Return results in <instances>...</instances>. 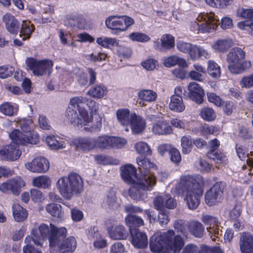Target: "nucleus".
Returning <instances> with one entry per match:
<instances>
[{
    "label": "nucleus",
    "mask_w": 253,
    "mask_h": 253,
    "mask_svg": "<svg viewBox=\"0 0 253 253\" xmlns=\"http://www.w3.org/2000/svg\"><path fill=\"white\" fill-rule=\"evenodd\" d=\"M203 186L204 180L201 176L184 175L181 177L173 190L175 194L184 197L189 209L195 210L199 205Z\"/></svg>",
    "instance_id": "f257e3e1"
},
{
    "label": "nucleus",
    "mask_w": 253,
    "mask_h": 253,
    "mask_svg": "<svg viewBox=\"0 0 253 253\" xmlns=\"http://www.w3.org/2000/svg\"><path fill=\"white\" fill-rule=\"evenodd\" d=\"M67 119L74 126L88 132L95 133L101 130L102 118L98 117L93 121L92 117L84 108L72 106L70 103L65 113Z\"/></svg>",
    "instance_id": "f03ea898"
},
{
    "label": "nucleus",
    "mask_w": 253,
    "mask_h": 253,
    "mask_svg": "<svg viewBox=\"0 0 253 253\" xmlns=\"http://www.w3.org/2000/svg\"><path fill=\"white\" fill-rule=\"evenodd\" d=\"M67 230L65 227L51 226L49 239L51 253H73L77 246L76 239L72 236L65 239Z\"/></svg>",
    "instance_id": "7ed1b4c3"
},
{
    "label": "nucleus",
    "mask_w": 253,
    "mask_h": 253,
    "mask_svg": "<svg viewBox=\"0 0 253 253\" xmlns=\"http://www.w3.org/2000/svg\"><path fill=\"white\" fill-rule=\"evenodd\" d=\"M56 186L60 194L64 198L69 200L74 194L80 193L83 190L84 183L80 175L72 172L68 176L59 178Z\"/></svg>",
    "instance_id": "20e7f679"
},
{
    "label": "nucleus",
    "mask_w": 253,
    "mask_h": 253,
    "mask_svg": "<svg viewBox=\"0 0 253 253\" xmlns=\"http://www.w3.org/2000/svg\"><path fill=\"white\" fill-rule=\"evenodd\" d=\"M217 22L214 13H201L197 17L196 20L191 23L190 29L197 34L213 32L218 27Z\"/></svg>",
    "instance_id": "39448f33"
},
{
    "label": "nucleus",
    "mask_w": 253,
    "mask_h": 253,
    "mask_svg": "<svg viewBox=\"0 0 253 253\" xmlns=\"http://www.w3.org/2000/svg\"><path fill=\"white\" fill-rule=\"evenodd\" d=\"M245 56V51L240 47H235L230 50L227 56V62L231 73L235 74L242 73L245 70L244 64L246 66H251L250 61H244Z\"/></svg>",
    "instance_id": "423d86ee"
},
{
    "label": "nucleus",
    "mask_w": 253,
    "mask_h": 253,
    "mask_svg": "<svg viewBox=\"0 0 253 253\" xmlns=\"http://www.w3.org/2000/svg\"><path fill=\"white\" fill-rule=\"evenodd\" d=\"M148 179V176L138 177L135 183H132L133 185L129 190V194L132 199L136 201L144 200L143 194L141 190L151 191L155 185L154 179L149 182Z\"/></svg>",
    "instance_id": "0eeeda50"
},
{
    "label": "nucleus",
    "mask_w": 253,
    "mask_h": 253,
    "mask_svg": "<svg viewBox=\"0 0 253 253\" xmlns=\"http://www.w3.org/2000/svg\"><path fill=\"white\" fill-rule=\"evenodd\" d=\"M134 23V20L133 18L126 15H112L108 17L105 20V24L108 28L121 32L126 31Z\"/></svg>",
    "instance_id": "6e6552de"
},
{
    "label": "nucleus",
    "mask_w": 253,
    "mask_h": 253,
    "mask_svg": "<svg viewBox=\"0 0 253 253\" xmlns=\"http://www.w3.org/2000/svg\"><path fill=\"white\" fill-rule=\"evenodd\" d=\"M166 239L167 253H179L184 245L183 239L180 235H175L172 230L166 232Z\"/></svg>",
    "instance_id": "1a4fd4ad"
},
{
    "label": "nucleus",
    "mask_w": 253,
    "mask_h": 253,
    "mask_svg": "<svg viewBox=\"0 0 253 253\" xmlns=\"http://www.w3.org/2000/svg\"><path fill=\"white\" fill-rule=\"evenodd\" d=\"M150 248L155 253H167V240L166 232H157L150 239Z\"/></svg>",
    "instance_id": "9d476101"
},
{
    "label": "nucleus",
    "mask_w": 253,
    "mask_h": 253,
    "mask_svg": "<svg viewBox=\"0 0 253 253\" xmlns=\"http://www.w3.org/2000/svg\"><path fill=\"white\" fill-rule=\"evenodd\" d=\"M52 62L48 60L38 61L33 58V73L37 76L47 74L50 75L52 71Z\"/></svg>",
    "instance_id": "9b49d317"
},
{
    "label": "nucleus",
    "mask_w": 253,
    "mask_h": 253,
    "mask_svg": "<svg viewBox=\"0 0 253 253\" xmlns=\"http://www.w3.org/2000/svg\"><path fill=\"white\" fill-rule=\"evenodd\" d=\"M222 190L221 184L216 183L205 196V202L207 205L211 206L219 203L221 199Z\"/></svg>",
    "instance_id": "f8f14e48"
},
{
    "label": "nucleus",
    "mask_w": 253,
    "mask_h": 253,
    "mask_svg": "<svg viewBox=\"0 0 253 253\" xmlns=\"http://www.w3.org/2000/svg\"><path fill=\"white\" fill-rule=\"evenodd\" d=\"M21 155L19 146L12 143L0 150V158L3 160L15 161Z\"/></svg>",
    "instance_id": "ddd939ff"
},
{
    "label": "nucleus",
    "mask_w": 253,
    "mask_h": 253,
    "mask_svg": "<svg viewBox=\"0 0 253 253\" xmlns=\"http://www.w3.org/2000/svg\"><path fill=\"white\" fill-rule=\"evenodd\" d=\"M21 155L19 146L12 143L0 150V158L3 160L15 161Z\"/></svg>",
    "instance_id": "4468645a"
},
{
    "label": "nucleus",
    "mask_w": 253,
    "mask_h": 253,
    "mask_svg": "<svg viewBox=\"0 0 253 253\" xmlns=\"http://www.w3.org/2000/svg\"><path fill=\"white\" fill-rule=\"evenodd\" d=\"M137 163L138 166V169L141 173L139 177H142L145 176L149 177L148 182L153 179L155 181V184L156 183L155 176L150 171V169L153 167L154 165L148 159L143 156H139L136 159Z\"/></svg>",
    "instance_id": "2eb2a0df"
},
{
    "label": "nucleus",
    "mask_w": 253,
    "mask_h": 253,
    "mask_svg": "<svg viewBox=\"0 0 253 253\" xmlns=\"http://www.w3.org/2000/svg\"><path fill=\"white\" fill-rule=\"evenodd\" d=\"M202 221L208 225L207 230L212 240H215L220 232L218 228L219 223L217 218L209 215H204L202 216Z\"/></svg>",
    "instance_id": "dca6fc26"
},
{
    "label": "nucleus",
    "mask_w": 253,
    "mask_h": 253,
    "mask_svg": "<svg viewBox=\"0 0 253 253\" xmlns=\"http://www.w3.org/2000/svg\"><path fill=\"white\" fill-rule=\"evenodd\" d=\"M97 43L106 48L118 47V52L120 55L125 56L124 51L127 49L120 44L119 41L115 38L102 37L97 38Z\"/></svg>",
    "instance_id": "f3484780"
},
{
    "label": "nucleus",
    "mask_w": 253,
    "mask_h": 253,
    "mask_svg": "<svg viewBox=\"0 0 253 253\" xmlns=\"http://www.w3.org/2000/svg\"><path fill=\"white\" fill-rule=\"evenodd\" d=\"M51 226H54L50 224L49 228L48 225L42 224L39 226L38 230H36L35 231L33 230V241L35 245L41 246L42 240H44L47 237L49 239L51 235Z\"/></svg>",
    "instance_id": "a211bd4d"
},
{
    "label": "nucleus",
    "mask_w": 253,
    "mask_h": 253,
    "mask_svg": "<svg viewBox=\"0 0 253 253\" xmlns=\"http://www.w3.org/2000/svg\"><path fill=\"white\" fill-rule=\"evenodd\" d=\"M72 143L77 149L84 152H89L95 149L94 138L90 137H76Z\"/></svg>",
    "instance_id": "6ab92c4d"
},
{
    "label": "nucleus",
    "mask_w": 253,
    "mask_h": 253,
    "mask_svg": "<svg viewBox=\"0 0 253 253\" xmlns=\"http://www.w3.org/2000/svg\"><path fill=\"white\" fill-rule=\"evenodd\" d=\"M86 103L91 114L96 113L99 109V104L91 99L84 96H76L70 99V104L73 106H79L81 104Z\"/></svg>",
    "instance_id": "aec40b11"
},
{
    "label": "nucleus",
    "mask_w": 253,
    "mask_h": 253,
    "mask_svg": "<svg viewBox=\"0 0 253 253\" xmlns=\"http://www.w3.org/2000/svg\"><path fill=\"white\" fill-rule=\"evenodd\" d=\"M102 207L108 211L118 210L120 204L117 201L116 192L113 190H109L104 198L101 204Z\"/></svg>",
    "instance_id": "412c9836"
},
{
    "label": "nucleus",
    "mask_w": 253,
    "mask_h": 253,
    "mask_svg": "<svg viewBox=\"0 0 253 253\" xmlns=\"http://www.w3.org/2000/svg\"><path fill=\"white\" fill-rule=\"evenodd\" d=\"M131 243L136 248L144 249L147 246L148 238L145 232L140 230H131Z\"/></svg>",
    "instance_id": "4be33fe9"
},
{
    "label": "nucleus",
    "mask_w": 253,
    "mask_h": 253,
    "mask_svg": "<svg viewBox=\"0 0 253 253\" xmlns=\"http://www.w3.org/2000/svg\"><path fill=\"white\" fill-rule=\"evenodd\" d=\"M210 145L212 150L208 153V157L215 161L217 163L226 164L227 159L226 155L224 153L215 151V149L219 146V141L216 139H214L210 141Z\"/></svg>",
    "instance_id": "5701e85b"
},
{
    "label": "nucleus",
    "mask_w": 253,
    "mask_h": 253,
    "mask_svg": "<svg viewBox=\"0 0 253 253\" xmlns=\"http://www.w3.org/2000/svg\"><path fill=\"white\" fill-rule=\"evenodd\" d=\"M9 136L12 143L18 146L32 144L31 136H28L18 129H14L9 134Z\"/></svg>",
    "instance_id": "b1692460"
},
{
    "label": "nucleus",
    "mask_w": 253,
    "mask_h": 253,
    "mask_svg": "<svg viewBox=\"0 0 253 253\" xmlns=\"http://www.w3.org/2000/svg\"><path fill=\"white\" fill-rule=\"evenodd\" d=\"M145 127V120L135 113L131 114L129 128L130 127L133 134H137L142 133Z\"/></svg>",
    "instance_id": "393cba45"
},
{
    "label": "nucleus",
    "mask_w": 253,
    "mask_h": 253,
    "mask_svg": "<svg viewBox=\"0 0 253 253\" xmlns=\"http://www.w3.org/2000/svg\"><path fill=\"white\" fill-rule=\"evenodd\" d=\"M189 98L198 104L203 101L204 92L202 87L196 83L191 82L188 86Z\"/></svg>",
    "instance_id": "a878e982"
},
{
    "label": "nucleus",
    "mask_w": 253,
    "mask_h": 253,
    "mask_svg": "<svg viewBox=\"0 0 253 253\" xmlns=\"http://www.w3.org/2000/svg\"><path fill=\"white\" fill-rule=\"evenodd\" d=\"M6 30L10 33L17 34L20 29L18 20L10 13H6L2 17Z\"/></svg>",
    "instance_id": "bb28decb"
},
{
    "label": "nucleus",
    "mask_w": 253,
    "mask_h": 253,
    "mask_svg": "<svg viewBox=\"0 0 253 253\" xmlns=\"http://www.w3.org/2000/svg\"><path fill=\"white\" fill-rule=\"evenodd\" d=\"M121 175L123 179L126 183H135L138 179L136 176V169L131 165H126L121 169Z\"/></svg>",
    "instance_id": "cd10ccee"
},
{
    "label": "nucleus",
    "mask_w": 253,
    "mask_h": 253,
    "mask_svg": "<svg viewBox=\"0 0 253 253\" xmlns=\"http://www.w3.org/2000/svg\"><path fill=\"white\" fill-rule=\"evenodd\" d=\"M45 142L49 148L53 150H58L65 148L66 144L62 139L58 136L55 135H47L45 138Z\"/></svg>",
    "instance_id": "c85d7f7f"
},
{
    "label": "nucleus",
    "mask_w": 253,
    "mask_h": 253,
    "mask_svg": "<svg viewBox=\"0 0 253 253\" xmlns=\"http://www.w3.org/2000/svg\"><path fill=\"white\" fill-rule=\"evenodd\" d=\"M130 115L129 110L126 108L120 109L116 111L117 120L121 126L125 127L126 132L129 131Z\"/></svg>",
    "instance_id": "c756f323"
},
{
    "label": "nucleus",
    "mask_w": 253,
    "mask_h": 253,
    "mask_svg": "<svg viewBox=\"0 0 253 253\" xmlns=\"http://www.w3.org/2000/svg\"><path fill=\"white\" fill-rule=\"evenodd\" d=\"M107 230L111 238L114 240H125L128 236V233L125 227L122 225H118L110 228L107 225Z\"/></svg>",
    "instance_id": "7c9ffc66"
},
{
    "label": "nucleus",
    "mask_w": 253,
    "mask_h": 253,
    "mask_svg": "<svg viewBox=\"0 0 253 253\" xmlns=\"http://www.w3.org/2000/svg\"><path fill=\"white\" fill-rule=\"evenodd\" d=\"M49 168V163L45 158L40 156L33 161V172H45Z\"/></svg>",
    "instance_id": "2f4dec72"
},
{
    "label": "nucleus",
    "mask_w": 253,
    "mask_h": 253,
    "mask_svg": "<svg viewBox=\"0 0 253 253\" xmlns=\"http://www.w3.org/2000/svg\"><path fill=\"white\" fill-rule=\"evenodd\" d=\"M240 246L242 253H253V236L243 234L241 238Z\"/></svg>",
    "instance_id": "473e14b6"
},
{
    "label": "nucleus",
    "mask_w": 253,
    "mask_h": 253,
    "mask_svg": "<svg viewBox=\"0 0 253 253\" xmlns=\"http://www.w3.org/2000/svg\"><path fill=\"white\" fill-rule=\"evenodd\" d=\"M152 132L157 135H166L172 133L171 127L166 121H159L152 127Z\"/></svg>",
    "instance_id": "72a5a7b5"
},
{
    "label": "nucleus",
    "mask_w": 253,
    "mask_h": 253,
    "mask_svg": "<svg viewBox=\"0 0 253 253\" xmlns=\"http://www.w3.org/2000/svg\"><path fill=\"white\" fill-rule=\"evenodd\" d=\"M126 225L129 227V231L131 230H139L138 227L144 225V221L142 218L134 215L128 214L125 218Z\"/></svg>",
    "instance_id": "f704fd0d"
},
{
    "label": "nucleus",
    "mask_w": 253,
    "mask_h": 253,
    "mask_svg": "<svg viewBox=\"0 0 253 253\" xmlns=\"http://www.w3.org/2000/svg\"><path fill=\"white\" fill-rule=\"evenodd\" d=\"M12 213L14 219L17 222H22L26 219L28 213L18 203H13L12 206Z\"/></svg>",
    "instance_id": "c9c22d12"
},
{
    "label": "nucleus",
    "mask_w": 253,
    "mask_h": 253,
    "mask_svg": "<svg viewBox=\"0 0 253 253\" xmlns=\"http://www.w3.org/2000/svg\"><path fill=\"white\" fill-rule=\"evenodd\" d=\"M188 230L195 237L201 238L204 235L205 227L199 221H191L188 223Z\"/></svg>",
    "instance_id": "e433bc0d"
},
{
    "label": "nucleus",
    "mask_w": 253,
    "mask_h": 253,
    "mask_svg": "<svg viewBox=\"0 0 253 253\" xmlns=\"http://www.w3.org/2000/svg\"><path fill=\"white\" fill-rule=\"evenodd\" d=\"M88 237L96 239L93 242L94 247L97 249H102L106 247L107 241L101 237L100 234L95 230V228H90L88 231Z\"/></svg>",
    "instance_id": "4c0bfd02"
},
{
    "label": "nucleus",
    "mask_w": 253,
    "mask_h": 253,
    "mask_svg": "<svg viewBox=\"0 0 253 253\" xmlns=\"http://www.w3.org/2000/svg\"><path fill=\"white\" fill-rule=\"evenodd\" d=\"M111 136L101 135L94 138L95 148L102 150L111 148Z\"/></svg>",
    "instance_id": "58836bf2"
},
{
    "label": "nucleus",
    "mask_w": 253,
    "mask_h": 253,
    "mask_svg": "<svg viewBox=\"0 0 253 253\" xmlns=\"http://www.w3.org/2000/svg\"><path fill=\"white\" fill-rule=\"evenodd\" d=\"M169 109L176 112H182L185 108L182 96H171L169 104Z\"/></svg>",
    "instance_id": "ea45409f"
},
{
    "label": "nucleus",
    "mask_w": 253,
    "mask_h": 253,
    "mask_svg": "<svg viewBox=\"0 0 253 253\" xmlns=\"http://www.w3.org/2000/svg\"><path fill=\"white\" fill-rule=\"evenodd\" d=\"M138 97L143 101L153 102L156 100L157 94L153 90L143 89L138 91Z\"/></svg>",
    "instance_id": "a19ab883"
},
{
    "label": "nucleus",
    "mask_w": 253,
    "mask_h": 253,
    "mask_svg": "<svg viewBox=\"0 0 253 253\" xmlns=\"http://www.w3.org/2000/svg\"><path fill=\"white\" fill-rule=\"evenodd\" d=\"M108 90L106 87L102 84H98L91 87L87 92L90 96L96 98H101L106 95Z\"/></svg>",
    "instance_id": "79ce46f5"
},
{
    "label": "nucleus",
    "mask_w": 253,
    "mask_h": 253,
    "mask_svg": "<svg viewBox=\"0 0 253 253\" xmlns=\"http://www.w3.org/2000/svg\"><path fill=\"white\" fill-rule=\"evenodd\" d=\"M18 107L14 106L11 102H5L0 106V112L3 115L12 117L17 114Z\"/></svg>",
    "instance_id": "37998d69"
},
{
    "label": "nucleus",
    "mask_w": 253,
    "mask_h": 253,
    "mask_svg": "<svg viewBox=\"0 0 253 253\" xmlns=\"http://www.w3.org/2000/svg\"><path fill=\"white\" fill-rule=\"evenodd\" d=\"M207 71L212 78H218L220 77V67L213 60H210L208 61Z\"/></svg>",
    "instance_id": "c03bdc74"
},
{
    "label": "nucleus",
    "mask_w": 253,
    "mask_h": 253,
    "mask_svg": "<svg viewBox=\"0 0 253 253\" xmlns=\"http://www.w3.org/2000/svg\"><path fill=\"white\" fill-rule=\"evenodd\" d=\"M196 46L195 44H192L189 42H186L183 41H178L176 43V47L177 49L183 53H188L190 58L192 59V54L194 52Z\"/></svg>",
    "instance_id": "a18cd8bd"
},
{
    "label": "nucleus",
    "mask_w": 253,
    "mask_h": 253,
    "mask_svg": "<svg viewBox=\"0 0 253 253\" xmlns=\"http://www.w3.org/2000/svg\"><path fill=\"white\" fill-rule=\"evenodd\" d=\"M11 191L15 195L18 196L21 192L22 187L25 185L24 180L20 177H16L9 180Z\"/></svg>",
    "instance_id": "49530a36"
},
{
    "label": "nucleus",
    "mask_w": 253,
    "mask_h": 253,
    "mask_svg": "<svg viewBox=\"0 0 253 253\" xmlns=\"http://www.w3.org/2000/svg\"><path fill=\"white\" fill-rule=\"evenodd\" d=\"M232 41L229 39H222L217 41L212 46V48L218 52H224L231 45Z\"/></svg>",
    "instance_id": "de8ad7c7"
},
{
    "label": "nucleus",
    "mask_w": 253,
    "mask_h": 253,
    "mask_svg": "<svg viewBox=\"0 0 253 253\" xmlns=\"http://www.w3.org/2000/svg\"><path fill=\"white\" fill-rule=\"evenodd\" d=\"M181 146L183 154H189L192 148L193 140L189 135L183 136L181 138Z\"/></svg>",
    "instance_id": "09e8293b"
},
{
    "label": "nucleus",
    "mask_w": 253,
    "mask_h": 253,
    "mask_svg": "<svg viewBox=\"0 0 253 253\" xmlns=\"http://www.w3.org/2000/svg\"><path fill=\"white\" fill-rule=\"evenodd\" d=\"M237 17L247 20H253V9L238 7L236 11Z\"/></svg>",
    "instance_id": "8fccbe9b"
},
{
    "label": "nucleus",
    "mask_w": 253,
    "mask_h": 253,
    "mask_svg": "<svg viewBox=\"0 0 253 253\" xmlns=\"http://www.w3.org/2000/svg\"><path fill=\"white\" fill-rule=\"evenodd\" d=\"M136 152L139 154L150 155L152 151L149 146L144 141H138L134 146Z\"/></svg>",
    "instance_id": "3c124183"
},
{
    "label": "nucleus",
    "mask_w": 253,
    "mask_h": 253,
    "mask_svg": "<svg viewBox=\"0 0 253 253\" xmlns=\"http://www.w3.org/2000/svg\"><path fill=\"white\" fill-rule=\"evenodd\" d=\"M162 48L170 49L174 46V38L170 35H164L161 38Z\"/></svg>",
    "instance_id": "603ef678"
},
{
    "label": "nucleus",
    "mask_w": 253,
    "mask_h": 253,
    "mask_svg": "<svg viewBox=\"0 0 253 253\" xmlns=\"http://www.w3.org/2000/svg\"><path fill=\"white\" fill-rule=\"evenodd\" d=\"M194 49L195 50L192 54V60H197L202 57H204V58L208 59L211 56L210 53L202 47L196 45Z\"/></svg>",
    "instance_id": "864d4df0"
},
{
    "label": "nucleus",
    "mask_w": 253,
    "mask_h": 253,
    "mask_svg": "<svg viewBox=\"0 0 253 253\" xmlns=\"http://www.w3.org/2000/svg\"><path fill=\"white\" fill-rule=\"evenodd\" d=\"M61 206L59 204L51 203L46 207V211L52 216L59 217L62 215Z\"/></svg>",
    "instance_id": "5fc2aeb1"
},
{
    "label": "nucleus",
    "mask_w": 253,
    "mask_h": 253,
    "mask_svg": "<svg viewBox=\"0 0 253 253\" xmlns=\"http://www.w3.org/2000/svg\"><path fill=\"white\" fill-rule=\"evenodd\" d=\"M200 116L203 120L208 122L212 121L216 118V115L213 110L209 107L203 108L201 110Z\"/></svg>",
    "instance_id": "6e6d98bb"
},
{
    "label": "nucleus",
    "mask_w": 253,
    "mask_h": 253,
    "mask_svg": "<svg viewBox=\"0 0 253 253\" xmlns=\"http://www.w3.org/2000/svg\"><path fill=\"white\" fill-rule=\"evenodd\" d=\"M50 184V179L46 176H40L33 180V185L38 187L46 188Z\"/></svg>",
    "instance_id": "4d7b16f0"
},
{
    "label": "nucleus",
    "mask_w": 253,
    "mask_h": 253,
    "mask_svg": "<svg viewBox=\"0 0 253 253\" xmlns=\"http://www.w3.org/2000/svg\"><path fill=\"white\" fill-rule=\"evenodd\" d=\"M130 40L133 42H145L150 40V38L146 34L140 32H133L128 35Z\"/></svg>",
    "instance_id": "13d9d810"
},
{
    "label": "nucleus",
    "mask_w": 253,
    "mask_h": 253,
    "mask_svg": "<svg viewBox=\"0 0 253 253\" xmlns=\"http://www.w3.org/2000/svg\"><path fill=\"white\" fill-rule=\"evenodd\" d=\"M206 3L212 7L225 8L231 3V0H205Z\"/></svg>",
    "instance_id": "bf43d9fd"
},
{
    "label": "nucleus",
    "mask_w": 253,
    "mask_h": 253,
    "mask_svg": "<svg viewBox=\"0 0 253 253\" xmlns=\"http://www.w3.org/2000/svg\"><path fill=\"white\" fill-rule=\"evenodd\" d=\"M173 227L177 232L180 233L183 235H187L188 225H187L185 224L184 220L182 219L176 220L173 223Z\"/></svg>",
    "instance_id": "052dcab7"
},
{
    "label": "nucleus",
    "mask_w": 253,
    "mask_h": 253,
    "mask_svg": "<svg viewBox=\"0 0 253 253\" xmlns=\"http://www.w3.org/2000/svg\"><path fill=\"white\" fill-rule=\"evenodd\" d=\"M237 26L240 29L245 30L253 36V19L240 22Z\"/></svg>",
    "instance_id": "680f3d73"
},
{
    "label": "nucleus",
    "mask_w": 253,
    "mask_h": 253,
    "mask_svg": "<svg viewBox=\"0 0 253 253\" xmlns=\"http://www.w3.org/2000/svg\"><path fill=\"white\" fill-rule=\"evenodd\" d=\"M141 66L146 70L152 71L158 66V61L153 58H148L141 63Z\"/></svg>",
    "instance_id": "e2e57ef3"
},
{
    "label": "nucleus",
    "mask_w": 253,
    "mask_h": 253,
    "mask_svg": "<svg viewBox=\"0 0 253 253\" xmlns=\"http://www.w3.org/2000/svg\"><path fill=\"white\" fill-rule=\"evenodd\" d=\"M200 131L203 135L207 134H212L218 131L217 127L208 125H204L200 126Z\"/></svg>",
    "instance_id": "0e129e2a"
},
{
    "label": "nucleus",
    "mask_w": 253,
    "mask_h": 253,
    "mask_svg": "<svg viewBox=\"0 0 253 253\" xmlns=\"http://www.w3.org/2000/svg\"><path fill=\"white\" fill-rule=\"evenodd\" d=\"M111 148H121L126 143L125 139L113 136H111Z\"/></svg>",
    "instance_id": "69168bd1"
},
{
    "label": "nucleus",
    "mask_w": 253,
    "mask_h": 253,
    "mask_svg": "<svg viewBox=\"0 0 253 253\" xmlns=\"http://www.w3.org/2000/svg\"><path fill=\"white\" fill-rule=\"evenodd\" d=\"M14 68L11 66H0V78L5 79L11 76L14 72Z\"/></svg>",
    "instance_id": "338daca9"
},
{
    "label": "nucleus",
    "mask_w": 253,
    "mask_h": 253,
    "mask_svg": "<svg viewBox=\"0 0 253 253\" xmlns=\"http://www.w3.org/2000/svg\"><path fill=\"white\" fill-rule=\"evenodd\" d=\"M240 85L246 88L253 87V73L243 77L240 82Z\"/></svg>",
    "instance_id": "774afa93"
}]
</instances>
